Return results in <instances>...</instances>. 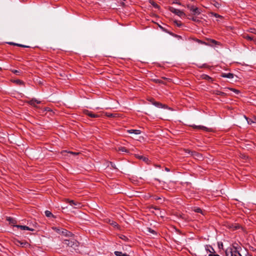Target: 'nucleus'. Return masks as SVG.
<instances>
[{"label": "nucleus", "instance_id": "1", "mask_svg": "<svg viewBox=\"0 0 256 256\" xmlns=\"http://www.w3.org/2000/svg\"><path fill=\"white\" fill-rule=\"evenodd\" d=\"M70 238L68 239H64L62 241V243L64 244L66 246L70 247L76 250L78 249L80 243L79 242L74 239L73 237H70Z\"/></svg>", "mask_w": 256, "mask_h": 256}, {"label": "nucleus", "instance_id": "2", "mask_svg": "<svg viewBox=\"0 0 256 256\" xmlns=\"http://www.w3.org/2000/svg\"><path fill=\"white\" fill-rule=\"evenodd\" d=\"M226 256H242L238 250L237 248L234 245L232 247H229L226 250Z\"/></svg>", "mask_w": 256, "mask_h": 256}, {"label": "nucleus", "instance_id": "3", "mask_svg": "<svg viewBox=\"0 0 256 256\" xmlns=\"http://www.w3.org/2000/svg\"><path fill=\"white\" fill-rule=\"evenodd\" d=\"M57 232L59 234H62L68 237H73L74 236L72 232L65 229H62V230L58 229Z\"/></svg>", "mask_w": 256, "mask_h": 256}, {"label": "nucleus", "instance_id": "4", "mask_svg": "<svg viewBox=\"0 0 256 256\" xmlns=\"http://www.w3.org/2000/svg\"><path fill=\"white\" fill-rule=\"evenodd\" d=\"M169 10L172 13L175 14H176L180 16H185V14L181 11L180 10L176 9L173 7H170Z\"/></svg>", "mask_w": 256, "mask_h": 256}, {"label": "nucleus", "instance_id": "5", "mask_svg": "<svg viewBox=\"0 0 256 256\" xmlns=\"http://www.w3.org/2000/svg\"><path fill=\"white\" fill-rule=\"evenodd\" d=\"M188 8L192 12V14H200V10L198 8L194 7V6H190L188 4L187 6Z\"/></svg>", "mask_w": 256, "mask_h": 256}, {"label": "nucleus", "instance_id": "6", "mask_svg": "<svg viewBox=\"0 0 256 256\" xmlns=\"http://www.w3.org/2000/svg\"><path fill=\"white\" fill-rule=\"evenodd\" d=\"M68 202L74 208H80L82 206V204L78 202H75L73 200H67Z\"/></svg>", "mask_w": 256, "mask_h": 256}, {"label": "nucleus", "instance_id": "7", "mask_svg": "<svg viewBox=\"0 0 256 256\" xmlns=\"http://www.w3.org/2000/svg\"><path fill=\"white\" fill-rule=\"evenodd\" d=\"M14 243L16 246L22 248H26L30 245L29 244L26 242H21L18 240H15Z\"/></svg>", "mask_w": 256, "mask_h": 256}, {"label": "nucleus", "instance_id": "8", "mask_svg": "<svg viewBox=\"0 0 256 256\" xmlns=\"http://www.w3.org/2000/svg\"><path fill=\"white\" fill-rule=\"evenodd\" d=\"M84 113L85 114L88 116H90V118H96L99 117V115H98L97 114H95L94 112H92L89 111L88 110H85L84 111Z\"/></svg>", "mask_w": 256, "mask_h": 256}, {"label": "nucleus", "instance_id": "9", "mask_svg": "<svg viewBox=\"0 0 256 256\" xmlns=\"http://www.w3.org/2000/svg\"><path fill=\"white\" fill-rule=\"evenodd\" d=\"M16 227L20 228L22 230H30V231H33L34 229L29 228L28 226H21V225H16Z\"/></svg>", "mask_w": 256, "mask_h": 256}, {"label": "nucleus", "instance_id": "10", "mask_svg": "<svg viewBox=\"0 0 256 256\" xmlns=\"http://www.w3.org/2000/svg\"><path fill=\"white\" fill-rule=\"evenodd\" d=\"M192 126L194 129H200V130H202L204 131L208 130V128H207L206 126H196V125L194 124V125Z\"/></svg>", "mask_w": 256, "mask_h": 256}, {"label": "nucleus", "instance_id": "11", "mask_svg": "<svg viewBox=\"0 0 256 256\" xmlns=\"http://www.w3.org/2000/svg\"><path fill=\"white\" fill-rule=\"evenodd\" d=\"M221 76L223 78H232L234 76V74L232 73H222Z\"/></svg>", "mask_w": 256, "mask_h": 256}, {"label": "nucleus", "instance_id": "12", "mask_svg": "<svg viewBox=\"0 0 256 256\" xmlns=\"http://www.w3.org/2000/svg\"><path fill=\"white\" fill-rule=\"evenodd\" d=\"M129 134H140L141 131L139 130H128Z\"/></svg>", "mask_w": 256, "mask_h": 256}, {"label": "nucleus", "instance_id": "13", "mask_svg": "<svg viewBox=\"0 0 256 256\" xmlns=\"http://www.w3.org/2000/svg\"><path fill=\"white\" fill-rule=\"evenodd\" d=\"M153 104H154V106H156L157 107H158V108H168V106L164 105V104H162L161 103H160L158 102H152Z\"/></svg>", "mask_w": 256, "mask_h": 256}, {"label": "nucleus", "instance_id": "14", "mask_svg": "<svg viewBox=\"0 0 256 256\" xmlns=\"http://www.w3.org/2000/svg\"><path fill=\"white\" fill-rule=\"evenodd\" d=\"M114 254L116 256H130L126 253H122V252L118 251H115Z\"/></svg>", "mask_w": 256, "mask_h": 256}, {"label": "nucleus", "instance_id": "15", "mask_svg": "<svg viewBox=\"0 0 256 256\" xmlns=\"http://www.w3.org/2000/svg\"><path fill=\"white\" fill-rule=\"evenodd\" d=\"M206 251H208L210 252V254H212L213 252H214V248H212V246H210L206 245Z\"/></svg>", "mask_w": 256, "mask_h": 256}, {"label": "nucleus", "instance_id": "16", "mask_svg": "<svg viewBox=\"0 0 256 256\" xmlns=\"http://www.w3.org/2000/svg\"><path fill=\"white\" fill-rule=\"evenodd\" d=\"M46 216L48 218H54V216L53 214L49 210H46L45 212Z\"/></svg>", "mask_w": 256, "mask_h": 256}, {"label": "nucleus", "instance_id": "17", "mask_svg": "<svg viewBox=\"0 0 256 256\" xmlns=\"http://www.w3.org/2000/svg\"><path fill=\"white\" fill-rule=\"evenodd\" d=\"M202 79L206 80H212V78H210V76L206 75V74H202Z\"/></svg>", "mask_w": 256, "mask_h": 256}, {"label": "nucleus", "instance_id": "18", "mask_svg": "<svg viewBox=\"0 0 256 256\" xmlns=\"http://www.w3.org/2000/svg\"><path fill=\"white\" fill-rule=\"evenodd\" d=\"M214 94L216 95L222 96H224L226 95L225 92L219 91L218 90H215Z\"/></svg>", "mask_w": 256, "mask_h": 256}, {"label": "nucleus", "instance_id": "19", "mask_svg": "<svg viewBox=\"0 0 256 256\" xmlns=\"http://www.w3.org/2000/svg\"><path fill=\"white\" fill-rule=\"evenodd\" d=\"M119 152H128V150L125 147H120L118 148Z\"/></svg>", "mask_w": 256, "mask_h": 256}, {"label": "nucleus", "instance_id": "20", "mask_svg": "<svg viewBox=\"0 0 256 256\" xmlns=\"http://www.w3.org/2000/svg\"><path fill=\"white\" fill-rule=\"evenodd\" d=\"M7 220L8 221H9V222L10 223V224H14L16 223V220H14L13 218H10V217H8V218H7Z\"/></svg>", "mask_w": 256, "mask_h": 256}, {"label": "nucleus", "instance_id": "21", "mask_svg": "<svg viewBox=\"0 0 256 256\" xmlns=\"http://www.w3.org/2000/svg\"><path fill=\"white\" fill-rule=\"evenodd\" d=\"M210 42L212 44L217 45H220V42L218 41H216L214 40H210Z\"/></svg>", "mask_w": 256, "mask_h": 256}, {"label": "nucleus", "instance_id": "22", "mask_svg": "<svg viewBox=\"0 0 256 256\" xmlns=\"http://www.w3.org/2000/svg\"><path fill=\"white\" fill-rule=\"evenodd\" d=\"M147 231L148 232H150V233H152V234H156V233L155 230H153L152 228H147Z\"/></svg>", "mask_w": 256, "mask_h": 256}, {"label": "nucleus", "instance_id": "23", "mask_svg": "<svg viewBox=\"0 0 256 256\" xmlns=\"http://www.w3.org/2000/svg\"><path fill=\"white\" fill-rule=\"evenodd\" d=\"M154 82L156 83H158V84H164V83L161 80H159V79H154L153 80Z\"/></svg>", "mask_w": 256, "mask_h": 256}, {"label": "nucleus", "instance_id": "24", "mask_svg": "<svg viewBox=\"0 0 256 256\" xmlns=\"http://www.w3.org/2000/svg\"><path fill=\"white\" fill-rule=\"evenodd\" d=\"M159 27L162 30H163V31H164V32H166L169 33L170 34H172V35L174 36V34H173L172 33L168 32L166 29H165V28H163L162 26H159Z\"/></svg>", "mask_w": 256, "mask_h": 256}, {"label": "nucleus", "instance_id": "25", "mask_svg": "<svg viewBox=\"0 0 256 256\" xmlns=\"http://www.w3.org/2000/svg\"><path fill=\"white\" fill-rule=\"evenodd\" d=\"M190 19H191L194 22H200V20L196 16H193L192 18H190Z\"/></svg>", "mask_w": 256, "mask_h": 256}, {"label": "nucleus", "instance_id": "26", "mask_svg": "<svg viewBox=\"0 0 256 256\" xmlns=\"http://www.w3.org/2000/svg\"><path fill=\"white\" fill-rule=\"evenodd\" d=\"M62 152H63V153L70 154H74V155H77V154H78V153L75 152H67V151H64Z\"/></svg>", "mask_w": 256, "mask_h": 256}, {"label": "nucleus", "instance_id": "27", "mask_svg": "<svg viewBox=\"0 0 256 256\" xmlns=\"http://www.w3.org/2000/svg\"><path fill=\"white\" fill-rule=\"evenodd\" d=\"M15 82L18 84H24V82L22 81L21 80H16L14 81Z\"/></svg>", "mask_w": 256, "mask_h": 256}, {"label": "nucleus", "instance_id": "28", "mask_svg": "<svg viewBox=\"0 0 256 256\" xmlns=\"http://www.w3.org/2000/svg\"><path fill=\"white\" fill-rule=\"evenodd\" d=\"M36 100H31L30 101L29 103L32 105V106H35V104H36Z\"/></svg>", "mask_w": 256, "mask_h": 256}, {"label": "nucleus", "instance_id": "29", "mask_svg": "<svg viewBox=\"0 0 256 256\" xmlns=\"http://www.w3.org/2000/svg\"><path fill=\"white\" fill-rule=\"evenodd\" d=\"M196 42H198V43L199 44H206V42H202V40H198V39H196Z\"/></svg>", "mask_w": 256, "mask_h": 256}, {"label": "nucleus", "instance_id": "30", "mask_svg": "<svg viewBox=\"0 0 256 256\" xmlns=\"http://www.w3.org/2000/svg\"><path fill=\"white\" fill-rule=\"evenodd\" d=\"M12 72L14 73V74H15L17 75H19L20 74V72L19 70H12Z\"/></svg>", "mask_w": 256, "mask_h": 256}, {"label": "nucleus", "instance_id": "31", "mask_svg": "<svg viewBox=\"0 0 256 256\" xmlns=\"http://www.w3.org/2000/svg\"><path fill=\"white\" fill-rule=\"evenodd\" d=\"M139 158L140 159L146 162L148 160V158H147L143 156H140Z\"/></svg>", "mask_w": 256, "mask_h": 256}, {"label": "nucleus", "instance_id": "32", "mask_svg": "<svg viewBox=\"0 0 256 256\" xmlns=\"http://www.w3.org/2000/svg\"><path fill=\"white\" fill-rule=\"evenodd\" d=\"M16 46H20V47H22V48H30L29 46L22 44H16Z\"/></svg>", "mask_w": 256, "mask_h": 256}, {"label": "nucleus", "instance_id": "33", "mask_svg": "<svg viewBox=\"0 0 256 256\" xmlns=\"http://www.w3.org/2000/svg\"><path fill=\"white\" fill-rule=\"evenodd\" d=\"M230 90L234 92L236 94H238L240 93V91L238 90H236L234 88H230Z\"/></svg>", "mask_w": 256, "mask_h": 256}, {"label": "nucleus", "instance_id": "34", "mask_svg": "<svg viewBox=\"0 0 256 256\" xmlns=\"http://www.w3.org/2000/svg\"><path fill=\"white\" fill-rule=\"evenodd\" d=\"M116 114H107V116L108 117H115Z\"/></svg>", "mask_w": 256, "mask_h": 256}, {"label": "nucleus", "instance_id": "35", "mask_svg": "<svg viewBox=\"0 0 256 256\" xmlns=\"http://www.w3.org/2000/svg\"><path fill=\"white\" fill-rule=\"evenodd\" d=\"M152 6L155 8H159V6L158 4H156V3H155L154 2H152Z\"/></svg>", "mask_w": 256, "mask_h": 256}, {"label": "nucleus", "instance_id": "36", "mask_svg": "<svg viewBox=\"0 0 256 256\" xmlns=\"http://www.w3.org/2000/svg\"><path fill=\"white\" fill-rule=\"evenodd\" d=\"M175 23L176 24L177 26H178V27H180L182 25V24L180 22H178L176 21Z\"/></svg>", "mask_w": 256, "mask_h": 256}, {"label": "nucleus", "instance_id": "37", "mask_svg": "<svg viewBox=\"0 0 256 256\" xmlns=\"http://www.w3.org/2000/svg\"><path fill=\"white\" fill-rule=\"evenodd\" d=\"M194 211L196 212H202V210L200 208H196L194 210Z\"/></svg>", "mask_w": 256, "mask_h": 256}, {"label": "nucleus", "instance_id": "38", "mask_svg": "<svg viewBox=\"0 0 256 256\" xmlns=\"http://www.w3.org/2000/svg\"><path fill=\"white\" fill-rule=\"evenodd\" d=\"M110 224L114 226H118V224L114 221H112V223H110Z\"/></svg>", "mask_w": 256, "mask_h": 256}, {"label": "nucleus", "instance_id": "39", "mask_svg": "<svg viewBox=\"0 0 256 256\" xmlns=\"http://www.w3.org/2000/svg\"><path fill=\"white\" fill-rule=\"evenodd\" d=\"M120 238H122V240H126V239H128V238H126V236H123V235H122V236L120 237Z\"/></svg>", "mask_w": 256, "mask_h": 256}, {"label": "nucleus", "instance_id": "40", "mask_svg": "<svg viewBox=\"0 0 256 256\" xmlns=\"http://www.w3.org/2000/svg\"><path fill=\"white\" fill-rule=\"evenodd\" d=\"M8 44H10V45H13V46H16V44H18L14 43L13 42H8Z\"/></svg>", "mask_w": 256, "mask_h": 256}, {"label": "nucleus", "instance_id": "41", "mask_svg": "<svg viewBox=\"0 0 256 256\" xmlns=\"http://www.w3.org/2000/svg\"><path fill=\"white\" fill-rule=\"evenodd\" d=\"M208 256H220L218 254H208Z\"/></svg>", "mask_w": 256, "mask_h": 256}, {"label": "nucleus", "instance_id": "42", "mask_svg": "<svg viewBox=\"0 0 256 256\" xmlns=\"http://www.w3.org/2000/svg\"><path fill=\"white\" fill-rule=\"evenodd\" d=\"M244 118L247 120L248 121V123L249 124H251V123L252 122V121L251 120H248V118L246 117V116H244Z\"/></svg>", "mask_w": 256, "mask_h": 256}, {"label": "nucleus", "instance_id": "43", "mask_svg": "<svg viewBox=\"0 0 256 256\" xmlns=\"http://www.w3.org/2000/svg\"><path fill=\"white\" fill-rule=\"evenodd\" d=\"M244 118L247 120L248 121V123L249 124H251V123L252 122V121L251 120H248V118L246 117V116H244Z\"/></svg>", "mask_w": 256, "mask_h": 256}, {"label": "nucleus", "instance_id": "44", "mask_svg": "<svg viewBox=\"0 0 256 256\" xmlns=\"http://www.w3.org/2000/svg\"><path fill=\"white\" fill-rule=\"evenodd\" d=\"M246 39L248 40H252V38L251 36H246Z\"/></svg>", "mask_w": 256, "mask_h": 256}, {"label": "nucleus", "instance_id": "45", "mask_svg": "<svg viewBox=\"0 0 256 256\" xmlns=\"http://www.w3.org/2000/svg\"><path fill=\"white\" fill-rule=\"evenodd\" d=\"M118 2H120V4L124 5V2H123V1L124 0H118Z\"/></svg>", "mask_w": 256, "mask_h": 256}, {"label": "nucleus", "instance_id": "46", "mask_svg": "<svg viewBox=\"0 0 256 256\" xmlns=\"http://www.w3.org/2000/svg\"><path fill=\"white\" fill-rule=\"evenodd\" d=\"M160 199H161V198L160 197H158V196H156L155 198V200H160Z\"/></svg>", "mask_w": 256, "mask_h": 256}, {"label": "nucleus", "instance_id": "47", "mask_svg": "<svg viewBox=\"0 0 256 256\" xmlns=\"http://www.w3.org/2000/svg\"><path fill=\"white\" fill-rule=\"evenodd\" d=\"M218 247H219L220 248V246H223V244H222V242H221V244H220V243H218Z\"/></svg>", "mask_w": 256, "mask_h": 256}, {"label": "nucleus", "instance_id": "48", "mask_svg": "<svg viewBox=\"0 0 256 256\" xmlns=\"http://www.w3.org/2000/svg\"><path fill=\"white\" fill-rule=\"evenodd\" d=\"M40 101H38V100H36V103L38 104H40Z\"/></svg>", "mask_w": 256, "mask_h": 256}, {"label": "nucleus", "instance_id": "49", "mask_svg": "<svg viewBox=\"0 0 256 256\" xmlns=\"http://www.w3.org/2000/svg\"><path fill=\"white\" fill-rule=\"evenodd\" d=\"M246 256H252V254L248 253V254L246 255Z\"/></svg>", "mask_w": 256, "mask_h": 256}, {"label": "nucleus", "instance_id": "50", "mask_svg": "<svg viewBox=\"0 0 256 256\" xmlns=\"http://www.w3.org/2000/svg\"><path fill=\"white\" fill-rule=\"evenodd\" d=\"M166 171H168V172H169V171H170V170H169L168 168H166Z\"/></svg>", "mask_w": 256, "mask_h": 256}, {"label": "nucleus", "instance_id": "51", "mask_svg": "<svg viewBox=\"0 0 256 256\" xmlns=\"http://www.w3.org/2000/svg\"><path fill=\"white\" fill-rule=\"evenodd\" d=\"M215 16H216V17H219V16H219V15H218V14H215Z\"/></svg>", "mask_w": 256, "mask_h": 256}, {"label": "nucleus", "instance_id": "52", "mask_svg": "<svg viewBox=\"0 0 256 256\" xmlns=\"http://www.w3.org/2000/svg\"><path fill=\"white\" fill-rule=\"evenodd\" d=\"M197 155H198V156L201 157V156L199 155V154H197Z\"/></svg>", "mask_w": 256, "mask_h": 256}, {"label": "nucleus", "instance_id": "53", "mask_svg": "<svg viewBox=\"0 0 256 256\" xmlns=\"http://www.w3.org/2000/svg\"><path fill=\"white\" fill-rule=\"evenodd\" d=\"M163 78V79H164V80H165V79H167L166 78H164H164Z\"/></svg>", "mask_w": 256, "mask_h": 256}, {"label": "nucleus", "instance_id": "54", "mask_svg": "<svg viewBox=\"0 0 256 256\" xmlns=\"http://www.w3.org/2000/svg\"><path fill=\"white\" fill-rule=\"evenodd\" d=\"M0 70H2V68L0 67Z\"/></svg>", "mask_w": 256, "mask_h": 256}]
</instances>
